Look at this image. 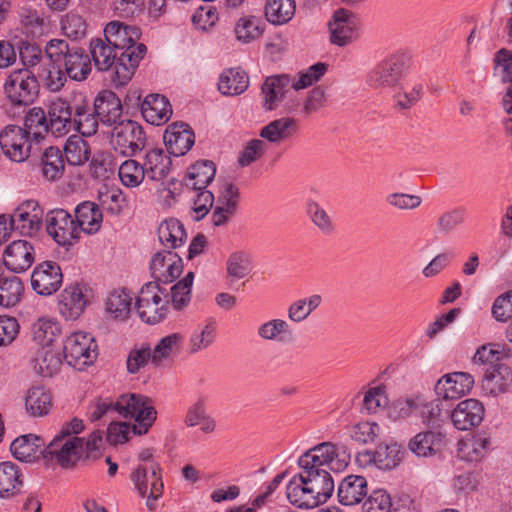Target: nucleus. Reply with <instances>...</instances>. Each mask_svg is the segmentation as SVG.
Instances as JSON below:
<instances>
[{"instance_id": "nucleus-1", "label": "nucleus", "mask_w": 512, "mask_h": 512, "mask_svg": "<svg viewBox=\"0 0 512 512\" xmlns=\"http://www.w3.org/2000/svg\"><path fill=\"white\" fill-rule=\"evenodd\" d=\"M349 462L350 451L345 445L323 442L309 449L298 460L301 472L287 484L288 500L302 509H312L325 503L334 491L329 471L339 472Z\"/></svg>"}, {"instance_id": "nucleus-2", "label": "nucleus", "mask_w": 512, "mask_h": 512, "mask_svg": "<svg viewBox=\"0 0 512 512\" xmlns=\"http://www.w3.org/2000/svg\"><path fill=\"white\" fill-rule=\"evenodd\" d=\"M141 35L137 26L125 25L120 21L108 23L104 29V39L120 53L111 81L115 87L126 85L133 77L147 48L137 43Z\"/></svg>"}, {"instance_id": "nucleus-3", "label": "nucleus", "mask_w": 512, "mask_h": 512, "mask_svg": "<svg viewBox=\"0 0 512 512\" xmlns=\"http://www.w3.org/2000/svg\"><path fill=\"white\" fill-rule=\"evenodd\" d=\"M102 442L100 431H93L87 439L56 434L41 450V456L46 461L57 463L63 469H72L82 459L96 458Z\"/></svg>"}, {"instance_id": "nucleus-4", "label": "nucleus", "mask_w": 512, "mask_h": 512, "mask_svg": "<svg viewBox=\"0 0 512 512\" xmlns=\"http://www.w3.org/2000/svg\"><path fill=\"white\" fill-rule=\"evenodd\" d=\"M111 145L122 157H134L142 150L145 151L144 160H157L164 154L162 148L146 143L142 127L132 120L120 121L113 127Z\"/></svg>"}, {"instance_id": "nucleus-5", "label": "nucleus", "mask_w": 512, "mask_h": 512, "mask_svg": "<svg viewBox=\"0 0 512 512\" xmlns=\"http://www.w3.org/2000/svg\"><path fill=\"white\" fill-rule=\"evenodd\" d=\"M45 55L52 64L63 63L71 80L84 81L92 71L90 56L78 46H70L63 39H52L45 46Z\"/></svg>"}, {"instance_id": "nucleus-6", "label": "nucleus", "mask_w": 512, "mask_h": 512, "mask_svg": "<svg viewBox=\"0 0 512 512\" xmlns=\"http://www.w3.org/2000/svg\"><path fill=\"white\" fill-rule=\"evenodd\" d=\"M117 414L124 418H134L133 435H145L157 418L152 401L141 394H123L116 400Z\"/></svg>"}, {"instance_id": "nucleus-7", "label": "nucleus", "mask_w": 512, "mask_h": 512, "mask_svg": "<svg viewBox=\"0 0 512 512\" xmlns=\"http://www.w3.org/2000/svg\"><path fill=\"white\" fill-rule=\"evenodd\" d=\"M136 309L142 321L147 324H157L168 314V294L157 282H148L139 292Z\"/></svg>"}, {"instance_id": "nucleus-8", "label": "nucleus", "mask_w": 512, "mask_h": 512, "mask_svg": "<svg viewBox=\"0 0 512 512\" xmlns=\"http://www.w3.org/2000/svg\"><path fill=\"white\" fill-rule=\"evenodd\" d=\"M3 88L7 99L14 106L31 105L39 94V82L28 69L11 72Z\"/></svg>"}, {"instance_id": "nucleus-9", "label": "nucleus", "mask_w": 512, "mask_h": 512, "mask_svg": "<svg viewBox=\"0 0 512 512\" xmlns=\"http://www.w3.org/2000/svg\"><path fill=\"white\" fill-rule=\"evenodd\" d=\"M96 348L94 338L89 333L74 332L64 341V359L70 366L81 370L94 363L97 358Z\"/></svg>"}, {"instance_id": "nucleus-10", "label": "nucleus", "mask_w": 512, "mask_h": 512, "mask_svg": "<svg viewBox=\"0 0 512 512\" xmlns=\"http://www.w3.org/2000/svg\"><path fill=\"white\" fill-rule=\"evenodd\" d=\"M43 209L35 200H27L21 203L8 217L12 230L18 231L23 236L36 234L42 226Z\"/></svg>"}, {"instance_id": "nucleus-11", "label": "nucleus", "mask_w": 512, "mask_h": 512, "mask_svg": "<svg viewBox=\"0 0 512 512\" xmlns=\"http://www.w3.org/2000/svg\"><path fill=\"white\" fill-rule=\"evenodd\" d=\"M48 234L62 246H70L79 238V229L71 215L63 209H55L46 215Z\"/></svg>"}, {"instance_id": "nucleus-12", "label": "nucleus", "mask_w": 512, "mask_h": 512, "mask_svg": "<svg viewBox=\"0 0 512 512\" xmlns=\"http://www.w3.org/2000/svg\"><path fill=\"white\" fill-rule=\"evenodd\" d=\"M329 30L332 44L346 46L358 37L359 19L347 9H338L329 22Z\"/></svg>"}, {"instance_id": "nucleus-13", "label": "nucleus", "mask_w": 512, "mask_h": 512, "mask_svg": "<svg viewBox=\"0 0 512 512\" xmlns=\"http://www.w3.org/2000/svg\"><path fill=\"white\" fill-rule=\"evenodd\" d=\"M151 276L159 285L171 283L177 279L183 271L181 257L171 250L156 252L150 262Z\"/></svg>"}, {"instance_id": "nucleus-14", "label": "nucleus", "mask_w": 512, "mask_h": 512, "mask_svg": "<svg viewBox=\"0 0 512 512\" xmlns=\"http://www.w3.org/2000/svg\"><path fill=\"white\" fill-rule=\"evenodd\" d=\"M62 281V270L59 264L54 261H44L38 264L31 275L33 290L43 296H49L58 291Z\"/></svg>"}, {"instance_id": "nucleus-15", "label": "nucleus", "mask_w": 512, "mask_h": 512, "mask_svg": "<svg viewBox=\"0 0 512 512\" xmlns=\"http://www.w3.org/2000/svg\"><path fill=\"white\" fill-rule=\"evenodd\" d=\"M74 107L75 98L72 102L57 98L48 105L46 112L51 134L63 136L73 129Z\"/></svg>"}, {"instance_id": "nucleus-16", "label": "nucleus", "mask_w": 512, "mask_h": 512, "mask_svg": "<svg viewBox=\"0 0 512 512\" xmlns=\"http://www.w3.org/2000/svg\"><path fill=\"white\" fill-rule=\"evenodd\" d=\"M159 463L139 464L131 474V481L141 497H146L150 490L153 494L162 495L164 484Z\"/></svg>"}, {"instance_id": "nucleus-17", "label": "nucleus", "mask_w": 512, "mask_h": 512, "mask_svg": "<svg viewBox=\"0 0 512 512\" xmlns=\"http://www.w3.org/2000/svg\"><path fill=\"white\" fill-rule=\"evenodd\" d=\"M484 405L477 399L469 398L457 404L451 412L454 427L461 431L479 426L484 419Z\"/></svg>"}, {"instance_id": "nucleus-18", "label": "nucleus", "mask_w": 512, "mask_h": 512, "mask_svg": "<svg viewBox=\"0 0 512 512\" xmlns=\"http://www.w3.org/2000/svg\"><path fill=\"white\" fill-rule=\"evenodd\" d=\"M474 385V378L465 372H453L442 376L435 385L438 397L449 400L458 399L469 393Z\"/></svg>"}, {"instance_id": "nucleus-19", "label": "nucleus", "mask_w": 512, "mask_h": 512, "mask_svg": "<svg viewBox=\"0 0 512 512\" xmlns=\"http://www.w3.org/2000/svg\"><path fill=\"white\" fill-rule=\"evenodd\" d=\"M35 260L33 245L26 240L11 242L4 250L3 263L14 273H21L29 269Z\"/></svg>"}, {"instance_id": "nucleus-20", "label": "nucleus", "mask_w": 512, "mask_h": 512, "mask_svg": "<svg viewBox=\"0 0 512 512\" xmlns=\"http://www.w3.org/2000/svg\"><path fill=\"white\" fill-rule=\"evenodd\" d=\"M164 144L171 156H184L194 145L195 135L186 123L169 125L163 136Z\"/></svg>"}, {"instance_id": "nucleus-21", "label": "nucleus", "mask_w": 512, "mask_h": 512, "mask_svg": "<svg viewBox=\"0 0 512 512\" xmlns=\"http://www.w3.org/2000/svg\"><path fill=\"white\" fill-rule=\"evenodd\" d=\"M29 131L16 125H8L0 132V147L10 160H25L23 153L29 141Z\"/></svg>"}, {"instance_id": "nucleus-22", "label": "nucleus", "mask_w": 512, "mask_h": 512, "mask_svg": "<svg viewBox=\"0 0 512 512\" xmlns=\"http://www.w3.org/2000/svg\"><path fill=\"white\" fill-rule=\"evenodd\" d=\"M404 69L401 56L394 55L379 63L369 74V84L372 87L393 86L400 79Z\"/></svg>"}, {"instance_id": "nucleus-23", "label": "nucleus", "mask_w": 512, "mask_h": 512, "mask_svg": "<svg viewBox=\"0 0 512 512\" xmlns=\"http://www.w3.org/2000/svg\"><path fill=\"white\" fill-rule=\"evenodd\" d=\"M88 295L86 290L79 285L65 288L59 299L60 314L67 320L77 319L86 308Z\"/></svg>"}, {"instance_id": "nucleus-24", "label": "nucleus", "mask_w": 512, "mask_h": 512, "mask_svg": "<svg viewBox=\"0 0 512 512\" xmlns=\"http://www.w3.org/2000/svg\"><path fill=\"white\" fill-rule=\"evenodd\" d=\"M291 87V77L287 74L267 77L261 87L263 107L266 111L276 109Z\"/></svg>"}, {"instance_id": "nucleus-25", "label": "nucleus", "mask_w": 512, "mask_h": 512, "mask_svg": "<svg viewBox=\"0 0 512 512\" xmlns=\"http://www.w3.org/2000/svg\"><path fill=\"white\" fill-rule=\"evenodd\" d=\"M512 386V369L505 364L489 367L482 380V388L486 394L497 396L509 391Z\"/></svg>"}, {"instance_id": "nucleus-26", "label": "nucleus", "mask_w": 512, "mask_h": 512, "mask_svg": "<svg viewBox=\"0 0 512 512\" xmlns=\"http://www.w3.org/2000/svg\"><path fill=\"white\" fill-rule=\"evenodd\" d=\"M94 111L104 125L114 127L122 116L121 100L115 93L104 91L95 98Z\"/></svg>"}, {"instance_id": "nucleus-27", "label": "nucleus", "mask_w": 512, "mask_h": 512, "mask_svg": "<svg viewBox=\"0 0 512 512\" xmlns=\"http://www.w3.org/2000/svg\"><path fill=\"white\" fill-rule=\"evenodd\" d=\"M141 113L148 123L159 126L169 120L172 108L165 96L150 94L141 102Z\"/></svg>"}, {"instance_id": "nucleus-28", "label": "nucleus", "mask_w": 512, "mask_h": 512, "mask_svg": "<svg viewBox=\"0 0 512 512\" xmlns=\"http://www.w3.org/2000/svg\"><path fill=\"white\" fill-rule=\"evenodd\" d=\"M338 500L342 505L354 506L367 496V480L360 475H348L338 485Z\"/></svg>"}, {"instance_id": "nucleus-29", "label": "nucleus", "mask_w": 512, "mask_h": 512, "mask_svg": "<svg viewBox=\"0 0 512 512\" xmlns=\"http://www.w3.org/2000/svg\"><path fill=\"white\" fill-rule=\"evenodd\" d=\"M444 435L441 432L427 430L417 433L408 442V449L418 457H430L444 447Z\"/></svg>"}, {"instance_id": "nucleus-30", "label": "nucleus", "mask_w": 512, "mask_h": 512, "mask_svg": "<svg viewBox=\"0 0 512 512\" xmlns=\"http://www.w3.org/2000/svg\"><path fill=\"white\" fill-rule=\"evenodd\" d=\"M99 117L91 109L89 102L82 96L75 97V107L73 114V129L83 136H92L98 130Z\"/></svg>"}, {"instance_id": "nucleus-31", "label": "nucleus", "mask_w": 512, "mask_h": 512, "mask_svg": "<svg viewBox=\"0 0 512 512\" xmlns=\"http://www.w3.org/2000/svg\"><path fill=\"white\" fill-rule=\"evenodd\" d=\"M46 447L45 441L35 435L27 434L16 438L10 445L12 455L22 462H33L41 456Z\"/></svg>"}, {"instance_id": "nucleus-32", "label": "nucleus", "mask_w": 512, "mask_h": 512, "mask_svg": "<svg viewBox=\"0 0 512 512\" xmlns=\"http://www.w3.org/2000/svg\"><path fill=\"white\" fill-rule=\"evenodd\" d=\"M89 50L94 65L100 72L114 69L118 61L119 51L109 44L105 39L95 38L90 41Z\"/></svg>"}, {"instance_id": "nucleus-33", "label": "nucleus", "mask_w": 512, "mask_h": 512, "mask_svg": "<svg viewBox=\"0 0 512 512\" xmlns=\"http://www.w3.org/2000/svg\"><path fill=\"white\" fill-rule=\"evenodd\" d=\"M23 474L13 462L0 463V497L11 498L18 495L23 487Z\"/></svg>"}, {"instance_id": "nucleus-34", "label": "nucleus", "mask_w": 512, "mask_h": 512, "mask_svg": "<svg viewBox=\"0 0 512 512\" xmlns=\"http://www.w3.org/2000/svg\"><path fill=\"white\" fill-rule=\"evenodd\" d=\"M366 455L379 469L391 470L401 463L405 450L397 443L380 444L374 452H368Z\"/></svg>"}, {"instance_id": "nucleus-35", "label": "nucleus", "mask_w": 512, "mask_h": 512, "mask_svg": "<svg viewBox=\"0 0 512 512\" xmlns=\"http://www.w3.org/2000/svg\"><path fill=\"white\" fill-rule=\"evenodd\" d=\"M76 225L80 231L87 234L96 233L103 220V215L98 205L91 201L79 204L75 209Z\"/></svg>"}, {"instance_id": "nucleus-36", "label": "nucleus", "mask_w": 512, "mask_h": 512, "mask_svg": "<svg viewBox=\"0 0 512 512\" xmlns=\"http://www.w3.org/2000/svg\"><path fill=\"white\" fill-rule=\"evenodd\" d=\"M490 446V437L486 433H479L469 439L459 441L457 455L460 459L468 462L479 461L487 454Z\"/></svg>"}, {"instance_id": "nucleus-37", "label": "nucleus", "mask_w": 512, "mask_h": 512, "mask_svg": "<svg viewBox=\"0 0 512 512\" xmlns=\"http://www.w3.org/2000/svg\"><path fill=\"white\" fill-rule=\"evenodd\" d=\"M62 361L57 352L42 347L38 349L30 360L32 370L43 377H50L61 367Z\"/></svg>"}, {"instance_id": "nucleus-38", "label": "nucleus", "mask_w": 512, "mask_h": 512, "mask_svg": "<svg viewBox=\"0 0 512 512\" xmlns=\"http://www.w3.org/2000/svg\"><path fill=\"white\" fill-rule=\"evenodd\" d=\"M215 162H194L187 169L185 185L192 189L206 188L215 178Z\"/></svg>"}, {"instance_id": "nucleus-39", "label": "nucleus", "mask_w": 512, "mask_h": 512, "mask_svg": "<svg viewBox=\"0 0 512 512\" xmlns=\"http://www.w3.org/2000/svg\"><path fill=\"white\" fill-rule=\"evenodd\" d=\"M160 242L169 249L181 247L187 238L183 224L174 218L163 221L158 228Z\"/></svg>"}, {"instance_id": "nucleus-40", "label": "nucleus", "mask_w": 512, "mask_h": 512, "mask_svg": "<svg viewBox=\"0 0 512 512\" xmlns=\"http://www.w3.org/2000/svg\"><path fill=\"white\" fill-rule=\"evenodd\" d=\"M249 85L247 74L240 69H227L222 72L218 82V89L223 95H239Z\"/></svg>"}, {"instance_id": "nucleus-41", "label": "nucleus", "mask_w": 512, "mask_h": 512, "mask_svg": "<svg viewBox=\"0 0 512 512\" xmlns=\"http://www.w3.org/2000/svg\"><path fill=\"white\" fill-rule=\"evenodd\" d=\"M60 334L59 323L51 318L41 317L31 325L32 339L42 347H48Z\"/></svg>"}, {"instance_id": "nucleus-42", "label": "nucleus", "mask_w": 512, "mask_h": 512, "mask_svg": "<svg viewBox=\"0 0 512 512\" xmlns=\"http://www.w3.org/2000/svg\"><path fill=\"white\" fill-rule=\"evenodd\" d=\"M297 130V122L293 118L284 117L270 122L262 128L260 136L270 142H278L291 137Z\"/></svg>"}, {"instance_id": "nucleus-43", "label": "nucleus", "mask_w": 512, "mask_h": 512, "mask_svg": "<svg viewBox=\"0 0 512 512\" xmlns=\"http://www.w3.org/2000/svg\"><path fill=\"white\" fill-rule=\"evenodd\" d=\"M295 8L294 0H268L265 6V17L274 25H283L293 18Z\"/></svg>"}, {"instance_id": "nucleus-44", "label": "nucleus", "mask_w": 512, "mask_h": 512, "mask_svg": "<svg viewBox=\"0 0 512 512\" xmlns=\"http://www.w3.org/2000/svg\"><path fill=\"white\" fill-rule=\"evenodd\" d=\"M263 31L262 20L253 15H245L239 18L234 27L236 39L245 44L260 38Z\"/></svg>"}, {"instance_id": "nucleus-45", "label": "nucleus", "mask_w": 512, "mask_h": 512, "mask_svg": "<svg viewBox=\"0 0 512 512\" xmlns=\"http://www.w3.org/2000/svg\"><path fill=\"white\" fill-rule=\"evenodd\" d=\"M185 424L188 427L200 426L204 433H212L216 428V421L207 413L205 401L198 399L187 411Z\"/></svg>"}, {"instance_id": "nucleus-46", "label": "nucleus", "mask_w": 512, "mask_h": 512, "mask_svg": "<svg viewBox=\"0 0 512 512\" xmlns=\"http://www.w3.org/2000/svg\"><path fill=\"white\" fill-rule=\"evenodd\" d=\"M51 405V395L43 387H32L29 389L25 399V406L31 416L37 417L48 414Z\"/></svg>"}, {"instance_id": "nucleus-47", "label": "nucleus", "mask_w": 512, "mask_h": 512, "mask_svg": "<svg viewBox=\"0 0 512 512\" xmlns=\"http://www.w3.org/2000/svg\"><path fill=\"white\" fill-rule=\"evenodd\" d=\"M132 296L125 289L114 290L106 299V310L115 319L125 320L131 312Z\"/></svg>"}, {"instance_id": "nucleus-48", "label": "nucleus", "mask_w": 512, "mask_h": 512, "mask_svg": "<svg viewBox=\"0 0 512 512\" xmlns=\"http://www.w3.org/2000/svg\"><path fill=\"white\" fill-rule=\"evenodd\" d=\"M257 335L264 341L283 342L291 337L289 324L280 318L262 323L257 329Z\"/></svg>"}, {"instance_id": "nucleus-49", "label": "nucleus", "mask_w": 512, "mask_h": 512, "mask_svg": "<svg viewBox=\"0 0 512 512\" xmlns=\"http://www.w3.org/2000/svg\"><path fill=\"white\" fill-rule=\"evenodd\" d=\"M23 284L17 276L5 277L0 280V306L13 307L21 299Z\"/></svg>"}, {"instance_id": "nucleus-50", "label": "nucleus", "mask_w": 512, "mask_h": 512, "mask_svg": "<svg viewBox=\"0 0 512 512\" xmlns=\"http://www.w3.org/2000/svg\"><path fill=\"white\" fill-rule=\"evenodd\" d=\"M182 340L183 337L179 333L163 337L151 351L152 363L156 366L162 365L165 360L179 351Z\"/></svg>"}, {"instance_id": "nucleus-51", "label": "nucleus", "mask_w": 512, "mask_h": 512, "mask_svg": "<svg viewBox=\"0 0 512 512\" xmlns=\"http://www.w3.org/2000/svg\"><path fill=\"white\" fill-rule=\"evenodd\" d=\"M194 273L188 272L183 279L174 284L170 292V300L176 310L186 307L191 300Z\"/></svg>"}, {"instance_id": "nucleus-52", "label": "nucleus", "mask_w": 512, "mask_h": 512, "mask_svg": "<svg viewBox=\"0 0 512 512\" xmlns=\"http://www.w3.org/2000/svg\"><path fill=\"white\" fill-rule=\"evenodd\" d=\"M421 395H413L395 400L391 407V417L405 420L418 415Z\"/></svg>"}, {"instance_id": "nucleus-53", "label": "nucleus", "mask_w": 512, "mask_h": 512, "mask_svg": "<svg viewBox=\"0 0 512 512\" xmlns=\"http://www.w3.org/2000/svg\"><path fill=\"white\" fill-rule=\"evenodd\" d=\"M25 160H62L61 151L55 146H44L40 141L29 139L23 153Z\"/></svg>"}, {"instance_id": "nucleus-54", "label": "nucleus", "mask_w": 512, "mask_h": 512, "mask_svg": "<svg viewBox=\"0 0 512 512\" xmlns=\"http://www.w3.org/2000/svg\"><path fill=\"white\" fill-rule=\"evenodd\" d=\"M118 176L125 186H138L145 179L144 162H122L118 168Z\"/></svg>"}, {"instance_id": "nucleus-55", "label": "nucleus", "mask_w": 512, "mask_h": 512, "mask_svg": "<svg viewBox=\"0 0 512 512\" xmlns=\"http://www.w3.org/2000/svg\"><path fill=\"white\" fill-rule=\"evenodd\" d=\"M98 199L101 205L114 215L120 214L125 204L123 192L117 187L103 186L98 191Z\"/></svg>"}, {"instance_id": "nucleus-56", "label": "nucleus", "mask_w": 512, "mask_h": 512, "mask_svg": "<svg viewBox=\"0 0 512 512\" xmlns=\"http://www.w3.org/2000/svg\"><path fill=\"white\" fill-rule=\"evenodd\" d=\"M466 215V209L463 207L445 211L436 221L437 231L445 235L451 233L457 226L465 222Z\"/></svg>"}, {"instance_id": "nucleus-57", "label": "nucleus", "mask_w": 512, "mask_h": 512, "mask_svg": "<svg viewBox=\"0 0 512 512\" xmlns=\"http://www.w3.org/2000/svg\"><path fill=\"white\" fill-rule=\"evenodd\" d=\"M115 414H117L116 401H113L110 397L96 398L87 408V417L91 422L104 417L113 419Z\"/></svg>"}, {"instance_id": "nucleus-58", "label": "nucleus", "mask_w": 512, "mask_h": 512, "mask_svg": "<svg viewBox=\"0 0 512 512\" xmlns=\"http://www.w3.org/2000/svg\"><path fill=\"white\" fill-rule=\"evenodd\" d=\"M392 498L390 494L384 489H375L366 496L363 503V512H391L392 511Z\"/></svg>"}, {"instance_id": "nucleus-59", "label": "nucleus", "mask_w": 512, "mask_h": 512, "mask_svg": "<svg viewBox=\"0 0 512 512\" xmlns=\"http://www.w3.org/2000/svg\"><path fill=\"white\" fill-rule=\"evenodd\" d=\"M327 71V64L318 62L307 70L299 72L298 79L291 78V87L298 91L305 89L319 81Z\"/></svg>"}, {"instance_id": "nucleus-60", "label": "nucleus", "mask_w": 512, "mask_h": 512, "mask_svg": "<svg viewBox=\"0 0 512 512\" xmlns=\"http://www.w3.org/2000/svg\"><path fill=\"white\" fill-rule=\"evenodd\" d=\"M389 403L386 388L383 385L371 387L367 390L363 399L362 409L367 414H375Z\"/></svg>"}, {"instance_id": "nucleus-61", "label": "nucleus", "mask_w": 512, "mask_h": 512, "mask_svg": "<svg viewBox=\"0 0 512 512\" xmlns=\"http://www.w3.org/2000/svg\"><path fill=\"white\" fill-rule=\"evenodd\" d=\"M92 148L79 136H71L65 143V160H90Z\"/></svg>"}, {"instance_id": "nucleus-62", "label": "nucleus", "mask_w": 512, "mask_h": 512, "mask_svg": "<svg viewBox=\"0 0 512 512\" xmlns=\"http://www.w3.org/2000/svg\"><path fill=\"white\" fill-rule=\"evenodd\" d=\"M61 29L68 38L79 40L85 37L87 24L82 16L69 13L62 19Z\"/></svg>"}, {"instance_id": "nucleus-63", "label": "nucleus", "mask_w": 512, "mask_h": 512, "mask_svg": "<svg viewBox=\"0 0 512 512\" xmlns=\"http://www.w3.org/2000/svg\"><path fill=\"white\" fill-rule=\"evenodd\" d=\"M380 426L375 422H359L351 428V438L360 444L373 443L380 433Z\"/></svg>"}, {"instance_id": "nucleus-64", "label": "nucleus", "mask_w": 512, "mask_h": 512, "mask_svg": "<svg viewBox=\"0 0 512 512\" xmlns=\"http://www.w3.org/2000/svg\"><path fill=\"white\" fill-rule=\"evenodd\" d=\"M215 338V322L210 320L201 329L195 330L190 338L192 352H197L209 347Z\"/></svg>"}]
</instances>
